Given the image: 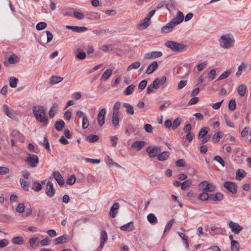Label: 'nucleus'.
Segmentation results:
<instances>
[{
  "instance_id": "423d86ee",
  "label": "nucleus",
  "mask_w": 251,
  "mask_h": 251,
  "mask_svg": "<svg viewBox=\"0 0 251 251\" xmlns=\"http://www.w3.org/2000/svg\"><path fill=\"white\" fill-rule=\"evenodd\" d=\"M55 193V189L54 188L53 183L50 181H48L46 188V194L50 197L52 198Z\"/></svg>"
},
{
  "instance_id": "c85d7f7f",
  "label": "nucleus",
  "mask_w": 251,
  "mask_h": 251,
  "mask_svg": "<svg viewBox=\"0 0 251 251\" xmlns=\"http://www.w3.org/2000/svg\"><path fill=\"white\" fill-rule=\"evenodd\" d=\"M65 126V123L62 120L57 121L54 124L55 129L58 131H60Z\"/></svg>"
},
{
  "instance_id": "69168bd1",
  "label": "nucleus",
  "mask_w": 251,
  "mask_h": 251,
  "mask_svg": "<svg viewBox=\"0 0 251 251\" xmlns=\"http://www.w3.org/2000/svg\"><path fill=\"white\" fill-rule=\"evenodd\" d=\"M151 55L152 57V59L158 58L162 55V53L159 51H154L151 52Z\"/></svg>"
},
{
  "instance_id": "3c124183",
  "label": "nucleus",
  "mask_w": 251,
  "mask_h": 251,
  "mask_svg": "<svg viewBox=\"0 0 251 251\" xmlns=\"http://www.w3.org/2000/svg\"><path fill=\"white\" fill-rule=\"evenodd\" d=\"M230 73H231L230 71H227L224 72L219 76V77L217 79V80L219 81V80L226 78V77H227L228 76V75H230Z\"/></svg>"
},
{
  "instance_id": "c03bdc74",
  "label": "nucleus",
  "mask_w": 251,
  "mask_h": 251,
  "mask_svg": "<svg viewBox=\"0 0 251 251\" xmlns=\"http://www.w3.org/2000/svg\"><path fill=\"white\" fill-rule=\"evenodd\" d=\"M99 137L97 135H91L87 137V140L90 143H93L97 141Z\"/></svg>"
},
{
  "instance_id": "a878e982",
  "label": "nucleus",
  "mask_w": 251,
  "mask_h": 251,
  "mask_svg": "<svg viewBox=\"0 0 251 251\" xmlns=\"http://www.w3.org/2000/svg\"><path fill=\"white\" fill-rule=\"evenodd\" d=\"M3 110L4 112V113L10 118L14 119L15 118V116L13 115V113L10 112L9 111V108L8 105L6 104H4L3 105Z\"/></svg>"
},
{
  "instance_id": "2eb2a0df",
  "label": "nucleus",
  "mask_w": 251,
  "mask_h": 251,
  "mask_svg": "<svg viewBox=\"0 0 251 251\" xmlns=\"http://www.w3.org/2000/svg\"><path fill=\"white\" fill-rule=\"evenodd\" d=\"M119 208V204L118 202L114 203L110 208L109 215L111 218H114L116 216L117 211Z\"/></svg>"
},
{
  "instance_id": "49530a36",
  "label": "nucleus",
  "mask_w": 251,
  "mask_h": 251,
  "mask_svg": "<svg viewBox=\"0 0 251 251\" xmlns=\"http://www.w3.org/2000/svg\"><path fill=\"white\" fill-rule=\"evenodd\" d=\"M47 26L46 23L44 22H41L38 23L36 25V28L37 30H41L45 29Z\"/></svg>"
},
{
  "instance_id": "4be33fe9",
  "label": "nucleus",
  "mask_w": 251,
  "mask_h": 251,
  "mask_svg": "<svg viewBox=\"0 0 251 251\" xmlns=\"http://www.w3.org/2000/svg\"><path fill=\"white\" fill-rule=\"evenodd\" d=\"M55 244H60L67 243L68 242V236L63 235L55 239Z\"/></svg>"
},
{
  "instance_id": "473e14b6",
  "label": "nucleus",
  "mask_w": 251,
  "mask_h": 251,
  "mask_svg": "<svg viewBox=\"0 0 251 251\" xmlns=\"http://www.w3.org/2000/svg\"><path fill=\"white\" fill-rule=\"evenodd\" d=\"M12 242L13 244L17 245H23L24 244V238L22 236L13 237L12 239Z\"/></svg>"
},
{
  "instance_id": "6ab92c4d",
  "label": "nucleus",
  "mask_w": 251,
  "mask_h": 251,
  "mask_svg": "<svg viewBox=\"0 0 251 251\" xmlns=\"http://www.w3.org/2000/svg\"><path fill=\"white\" fill-rule=\"evenodd\" d=\"M145 144V141H136L132 145L131 147L136 149L137 151H140Z\"/></svg>"
},
{
  "instance_id": "f257e3e1",
  "label": "nucleus",
  "mask_w": 251,
  "mask_h": 251,
  "mask_svg": "<svg viewBox=\"0 0 251 251\" xmlns=\"http://www.w3.org/2000/svg\"><path fill=\"white\" fill-rule=\"evenodd\" d=\"M33 112L37 121L43 123L45 126L47 125L48 117L43 107L39 105L34 106Z\"/></svg>"
},
{
  "instance_id": "1a4fd4ad",
  "label": "nucleus",
  "mask_w": 251,
  "mask_h": 251,
  "mask_svg": "<svg viewBox=\"0 0 251 251\" xmlns=\"http://www.w3.org/2000/svg\"><path fill=\"white\" fill-rule=\"evenodd\" d=\"M106 114V110L104 108H102L100 110L97 117V121L98 125L101 126L104 123L105 115Z\"/></svg>"
},
{
  "instance_id": "f03ea898",
  "label": "nucleus",
  "mask_w": 251,
  "mask_h": 251,
  "mask_svg": "<svg viewBox=\"0 0 251 251\" xmlns=\"http://www.w3.org/2000/svg\"><path fill=\"white\" fill-rule=\"evenodd\" d=\"M235 40L233 37L230 34L223 35L219 39V43L221 47L229 49L233 47Z\"/></svg>"
},
{
  "instance_id": "bb28decb",
  "label": "nucleus",
  "mask_w": 251,
  "mask_h": 251,
  "mask_svg": "<svg viewBox=\"0 0 251 251\" xmlns=\"http://www.w3.org/2000/svg\"><path fill=\"white\" fill-rule=\"evenodd\" d=\"M169 155V152L168 151H163L158 154L157 159L160 161H164L168 159Z\"/></svg>"
},
{
  "instance_id": "f8f14e48",
  "label": "nucleus",
  "mask_w": 251,
  "mask_h": 251,
  "mask_svg": "<svg viewBox=\"0 0 251 251\" xmlns=\"http://www.w3.org/2000/svg\"><path fill=\"white\" fill-rule=\"evenodd\" d=\"M52 175L60 186H62L64 184V180L59 172L54 171Z\"/></svg>"
},
{
  "instance_id": "cd10ccee",
  "label": "nucleus",
  "mask_w": 251,
  "mask_h": 251,
  "mask_svg": "<svg viewBox=\"0 0 251 251\" xmlns=\"http://www.w3.org/2000/svg\"><path fill=\"white\" fill-rule=\"evenodd\" d=\"M58 108V104L56 103L53 104L49 111V116L50 118H53Z\"/></svg>"
},
{
  "instance_id": "e433bc0d",
  "label": "nucleus",
  "mask_w": 251,
  "mask_h": 251,
  "mask_svg": "<svg viewBox=\"0 0 251 251\" xmlns=\"http://www.w3.org/2000/svg\"><path fill=\"white\" fill-rule=\"evenodd\" d=\"M174 221H175V220L172 219L170 220L167 222V223L165 226L164 231V234L166 232H168L170 230L171 227L174 223Z\"/></svg>"
},
{
  "instance_id": "13d9d810",
  "label": "nucleus",
  "mask_w": 251,
  "mask_h": 251,
  "mask_svg": "<svg viewBox=\"0 0 251 251\" xmlns=\"http://www.w3.org/2000/svg\"><path fill=\"white\" fill-rule=\"evenodd\" d=\"M89 126V121L88 118L86 117H84L82 120V127L83 129L87 128Z\"/></svg>"
},
{
  "instance_id": "79ce46f5",
  "label": "nucleus",
  "mask_w": 251,
  "mask_h": 251,
  "mask_svg": "<svg viewBox=\"0 0 251 251\" xmlns=\"http://www.w3.org/2000/svg\"><path fill=\"white\" fill-rule=\"evenodd\" d=\"M140 65L141 63L140 62H134L127 67V70L128 71L132 69H136L140 67Z\"/></svg>"
},
{
  "instance_id": "f3484780",
  "label": "nucleus",
  "mask_w": 251,
  "mask_h": 251,
  "mask_svg": "<svg viewBox=\"0 0 251 251\" xmlns=\"http://www.w3.org/2000/svg\"><path fill=\"white\" fill-rule=\"evenodd\" d=\"M63 80V77L56 75H52L50 78L49 84L51 85H53L61 82Z\"/></svg>"
},
{
  "instance_id": "8fccbe9b",
  "label": "nucleus",
  "mask_w": 251,
  "mask_h": 251,
  "mask_svg": "<svg viewBox=\"0 0 251 251\" xmlns=\"http://www.w3.org/2000/svg\"><path fill=\"white\" fill-rule=\"evenodd\" d=\"M76 177L74 175H72L67 180V183L70 185H72L75 183Z\"/></svg>"
},
{
  "instance_id": "f704fd0d",
  "label": "nucleus",
  "mask_w": 251,
  "mask_h": 251,
  "mask_svg": "<svg viewBox=\"0 0 251 251\" xmlns=\"http://www.w3.org/2000/svg\"><path fill=\"white\" fill-rule=\"evenodd\" d=\"M135 87V86L133 84L129 85L125 90L124 92V94L125 95H129L133 93Z\"/></svg>"
},
{
  "instance_id": "09e8293b",
  "label": "nucleus",
  "mask_w": 251,
  "mask_h": 251,
  "mask_svg": "<svg viewBox=\"0 0 251 251\" xmlns=\"http://www.w3.org/2000/svg\"><path fill=\"white\" fill-rule=\"evenodd\" d=\"M42 186L40 183L38 182L34 181L33 183L32 189L34 191L38 192L41 190Z\"/></svg>"
},
{
  "instance_id": "680f3d73",
  "label": "nucleus",
  "mask_w": 251,
  "mask_h": 251,
  "mask_svg": "<svg viewBox=\"0 0 251 251\" xmlns=\"http://www.w3.org/2000/svg\"><path fill=\"white\" fill-rule=\"evenodd\" d=\"M208 131L206 128H203L201 129L199 132L198 137L199 138H203L207 134Z\"/></svg>"
},
{
  "instance_id": "4d7b16f0",
  "label": "nucleus",
  "mask_w": 251,
  "mask_h": 251,
  "mask_svg": "<svg viewBox=\"0 0 251 251\" xmlns=\"http://www.w3.org/2000/svg\"><path fill=\"white\" fill-rule=\"evenodd\" d=\"M121 103L120 101H117L114 104L113 106V113L119 114V110Z\"/></svg>"
},
{
  "instance_id": "4468645a",
  "label": "nucleus",
  "mask_w": 251,
  "mask_h": 251,
  "mask_svg": "<svg viewBox=\"0 0 251 251\" xmlns=\"http://www.w3.org/2000/svg\"><path fill=\"white\" fill-rule=\"evenodd\" d=\"M224 195L221 192H218L215 194H209V200L212 201H220L223 199Z\"/></svg>"
},
{
  "instance_id": "338daca9",
  "label": "nucleus",
  "mask_w": 251,
  "mask_h": 251,
  "mask_svg": "<svg viewBox=\"0 0 251 251\" xmlns=\"http://www.w3.org/2000/svg\"><path fill=\"white\" fill-rule=\"evenodd\" d=\"M74 16L78 19H83L84 18V15L82 13L75 11L74 13Z\"/></svg>"
},
{
  "instance_id": "864d4df0",
  "label": "nucleus",
  "mask_w": 251,
  "mask_h": 251,
  "mask_svg": "<svg viewBox=\"0 0 251 251\" xmlns=\"http://www.w3.org/2000/svg\"><path fill=\"white\" fill-rule=\"evenodd\" d=\"M214 160L218 162L223 167L225 166V162L219 155H216L214 157Z\"/></svg>"
},
{
  "instance_id": "0e129e2a",
  "label": "nucleus",
  "mask_w": 251,
  "mask_h": 251,
  "mask_svg": "<svg viewBox=\"0 0 251 251\" xmlns=\"http://www.w3.org/2000/svg\"><path fill=\"white\" fill-rule=\"evenodd\" d=\"M144 129L146 132L149 133H152L153 132V128L151 125L146 124L144 126Z\"/></svg>"
},
{
  "instance_id": "72a5a7b5",
  "label": "nucleus",
  "mask_w": 251,
  "mask_h": 251,
  "mask_svg": "<svg viewBox=\"0 0 251 251\" xmlns=\"http://www.w3.org/2000/svg\"><path fill=\"white\" fill-rule=\"evenodd\" d=\"M112 122L114 126L116 127L118 126L119 123V114L113 113Z\"/></svg>"
},
{
  "instance_id": "bf43d9fd",
  "label": "nucleus",
  "mask_w": 251,
  "mask_h": 251,
  "mask_svg": "<svg viewBox=\"0 0 251 251\" xmlns=\"http://www.w3.org/2000/svg\"><path fill=\"white\" fill-rule=\"evenodd\" d=\"M25 210V205L23 203H20L17 208L16 211L19 213H22Z\"/></svg>"
},
{
  "instance_id": "a211bd4d",
  "label": "nucleus",
  "mask_w": 251,
  "mask_h": 251,
  "mask_svg": "<svg viewBox=\"0 0 251 251\" xmlns=\"http://www.w3.org/2000/svg\"><path fill=\"white\" fill-rule=\"evenodd\" d=\"M133 223L132 222H129L126 224H125L121 226L120 228L121 230L129 232L133 229Z\"/></svg>"
},
{
  "instance_id": "39448f33",
  "label": "nucleus",
  "mask_w": 251,
  "mask_h": 251,
  "mask_svg": "<svg viewBox=\"0 0 251 251\" xmlns=\"http://www.w3.org/2000/svg\"><path fill=\"white\" fill-rule=\"evenodd\" d=\"M26 161L30 167L34 168L37 167L39 163V158L35 154H29Z\"/></svg>"
},
{
  "instance_id": "393cba45",
  "label": "nucleus",
  "mask_w": 251,
  "mask_h": 251,
  "mask_svg": "<svg viewBox=\"0 0 251 251\" xmlns=\"http://www.w3.org/2000/svg\"><path fill=\"white\" fill-rule=\"evenodd\" d=\"M112 71L110 69H106L101 75V79L104 81L107 80L112 75Z\"/></svg>"
},
{
  "instance_id": "9b49d317",
  "label": "nucleus",
  "mask_w": 251,
  "mask_h": 251,
  "mask_svg": "<svg viewBox=\"0 0 251 251\" xmlns=\"http://www.w3.org/2000/svg\"><path fill=\"white\" fill-rule=\"evenodd\" d=\"M161 151L159 147H155L151 149L150 147H148L146 149V151L149 153V156L151 158L155 157L156 154Z\"/></svg>"
},
{
  "instance_id": "9d476101",
  "label": "nucleus",
  "mask_w": 251,
  "mask_h": 251,
  "mask_svg": "<svg viewBox=\"0 0 251 251\" xmlns=\"http://www.w3.org/2000/svg\"><path fill=\"white\" fill-rule=\"evenodd\" d=\"M184 18L183 13L180 11H178L176 14V15L174 17L171 22L174 24L175 25L180 24L183 21Z\"/></svg>"
},
{
  "instance_id": "c9c22d12",
  "label": "nucleus",
  "mask_w": 251,
  "mask_h": 251,
  "mask_svg": "<svg viewBox=\"0 0 251 251\" xmlns=\"http://www.w3.org/2000/svg\"><path fill=\"white\" fill-rule=\"evenodd\" d=\"M240 244L237 241H232L231 248L232 251H239Z\"/></svg>"
},
{
  "instance_id": "a18cd8bd",
  "label": "nucleus",
  "mask_w": 251,
  "mask_h": 251,
  "mask_svg": "<svg viewBox=\"0 0 251 251\" xmlns=\"http://www.w3.org/2000/svg\"><path fill=\"white\" fill-rule=\"evenodd\" d=\"M20 182L21 185L22 187H23V188L26 191H29V185L27 183V182L25 181V180H24L22 178L20 179Z\"/></svg>"
},
{
  "instance_id": "58836bf2",
  "label": "nucleus",
  "mask_w": 251,
  "mask_h": 251,
  "mask_svg": "<svg viewBox=\"0 0 251 251\" xmlns=\"http://www.w3.org/2000/svg\"><path fill=\"white\" fill-rule=\"evenodd\" d=\"M178 234L179 237L184 241L185 247L187 249L189 248V243L188 237L183 233L178 232Z\"/></svg>"
},
{
  "instance_id": "2f4dec72",
  "label": "nucleus",
  "mask_w": 251,
  "mask_h": 251,
  "mask_svg": "<svg viewBox=\"0 0 251 251\" xmlns=\"http://www.w3.org/2000/svg\"><path fill=\"white\" fill-rule=\"evenodd\" d=\"M147 219L148 221L151 224H155L157 222V219L154 214L150 213L147 216Z\"/></svg>"
},
{
  "instance_id": "412c9836",
  "label": "nucleus",
  "mask_w": 251,
  "mask_h": 251,
  "mask_svg": "<svg viewBox=\"0 0 251 251\" xmlns=\"http://www.w3.org/2000/svg\"><path fill=\"white\" fill-rule=\"evenodd\" d=\"M246 176V173L242 169H238L236 172V178L238 180H241Z\"/></svg>"
},
{
  "instance_id": "de8ad7c7",
  "label": "nucleus",
  "mask_w": 251,
  "mask_h": 251,
  "mask_svg": "<svg viewBox=\"0 0 251 251\" xmlns=\"http://www.w3.org/2000/svg\"><path fill=\"white\" fill-rule=\"evenodd\" d=\"M19 60L18 56L15 54H12L8 58V62L10 64H13Z\"/></svg>"
},
{
  "instance_id": "37998d69",
  "label": "nucleus",
  "mask_w": 251,
  "mask_h": 251,
  "mask_svg": "<svg viewBox=\"0 0 251 251\" xmlns=\"http://www.w3.org/2000/svg\"><path fill=\"white\" fill-rule=\"evenodd\" d=\"M192 183V181L191 180L188 179L184 181L181 184V188L182 190H186L187 188H188L191 184Z\"/></svg>"
},
{
  "instance_id": "a19ab883",
  "label": "nucleus",
  "mask_w": 251,
  "mask_h": 251,
  "mask_svg": "<svg viewBox=\"0 0 251 251\" xmlns=\"http://www.w3.org/2000/svg\"><path fill=\"white\" fill-rule=\"evenodd\" d=\"M246 66L247 65L245 63L242 62L238 68V71L236 73V76L237 77L240 76L242 74V71L246 67Z\"/></svg>"
},
{
  "instance_id": "6e6552de",
  "label": "nucleus",
  "mask_w": 251,
  "mask_h": 251,
  "mask_svg": "<svg viewBox=\"0 0 251 251\" xmlns=\"http://www.w3.org/2000/svg\"><path fill=\"white\" fill-rule=\"evenodd\" d=\"M224 186L232 193L235 194L237 192V186L233 182L226 181L224 183Z\"/></svg>"
},
{
  "instance_id": "ea45409f",
  "label": "nucleus",
  "mask_w": 251,
  "mask_h": 251,
  "mask_svg": "<svg viewBox=\"0 0 251 251\" xmlns=\"http://www.w3.org/2000/svg\"><path fill=\"white\" fill-rule=\"evenodd\" d=\"M38 238L37 237H32L29 239V243L30 246L33 248H35L37 246Z\"/></svg>"
},
{
  "instance_id": "603ef678",
  "label": "nucleus",
  "mask_w": 251,
  "mask_h": 251,
  "mask_svg": "<svg viewBox=\"0 0 251 251\" xmlns=\"http://www.w3.org/2000/svg\"><path fill=\"white\" fill-rule=\"evenodd\" d=\"M181 123V119L179 118H176L173 122L172 128L176 129Z\"/></svg>"
},
{
  "instance_id": "e2e57ef3",
  "label": "nucleus",
  "mask_w": 251,
  "mask_h": 251,
  "mask_svg": "<svg viewBox=\"0 0 251 251\" xmlns=\"http://www.w3.org/2000/svg\"><path fill=\"white\" fill-rule=\"evenodd\" d=\"M43 145L45 148L49 151H50V144L48 139L46 136L44 137Z\"/></svg>"
},
{
  "instance_id": "4c0bfd02",
  "label": "nucleus",
  "mask_w": 251,
  "mask_h": 251,
  "mask_svg": "<svg viewBox=\"0 0 251 251\" xmlns=\"http://www.w3.org/2000/svg\"><path fill=\"white\" fill-rule=\"evenodd\" d=\"M198 199L202 201L208 200L209 199V194L207 192H202L199 195Z\"/></svg>"
},
{
  "instance_id": "20e7f679",
  "label": "nucleus",
  "mask_w": 251,
  "mask_h": 251,
  "mask_svg": "<svg viewBox=\"0 0 251 251\" xmlns=\"http://www.w3.org/2000/svg\"><path fill=\"white\" fill-rule=\"evenodd\" d=\"M199 188L204 192H214L216 190V186L212 183H209L207 181H203L199 185Z\"/></svg>"
},
{
  "instance_id": "ddd939ff",
  "label": "nucleus",
  "mask_w": 251,
  "mask_h": 251,
  "mask_svg": "<svg viewBox=\"0 0 251 251\" xmlns=\"http://www.w3.org/2000/svg\"><path fill=\"white\" fill-rule=\"evenodd\" d=\"M176 25L171 21L161 28L162 33H166L171 32Z\"/></svg>"
},
{
  "instance_id": "6e6d98bb",
  "label": "nucleus",
  "mask_w": 251,
  "mask_h": 251,
  "mask_svg": "<svg viewBox=\"0 0 251 251\" xmlns=\"http://www.w3.org/2000/svg\"><path fill=\"white\" fill-rule=\"evenodd\" d=\"M87 28L84 26H75L74 31L76 32H82L87 30Z\"/></svg>"
},
{
  "instance_id": "774afa93",
  "label": "nucleus",
  "mask_w": 251,
  "mask_h": 251,
  "mask_svg": "<svg viewBox=\"0 0 251 251\" xmlns=\"http://www.w3.org/2000/svg\"><path fill=\"white\" fill-rule=\"evenodd\" d=\"M9 241L6 239H3L0 240V248H2L7 246L9 244Z\"/></svg>"
},
{
  "instance_id": "b1692460",
  "label": "nucleus",
  "mask_w": 251,
  "mask_h": 251,
  "mask_svg": "<svg viewBox=\"0 0 251 251\" xmlns=\"http://www.w3.org/2000/svg\"><path fill=\"white\" fill-rule=\"evenodd\" d=\"M158 64L156 61L153 62L147 69L146 73L147 74H151L152 73L157 67Z\"/></svg>"
},
{
  "instance_id": "dca6fc26",
  "label": "nucleus",
  "mask_w": 251,
  "mask_h": 251,
  "mask_svg": "<svg viewBox=\"0 0 251 251\" xmlns=\"http://www.w3.org/2000/svg\"><path fill=\"white\" fill-rule=\"evenodd\" d=\"M150 25V22L146 20V18L141 20L138 25V28L140 30H143L147 28Z\"/></svg>"
},
{
  "instance_id": "7c9ffc66",
  "label": "nucleus",
  "mask_w": 251,
  "mask_h": 251,
  "mask_svg": "<svg viewBox=\"0 0 251 251\" xmlns=\"http://www.w3.org/2000/svg\"><path fill=\"white\" fill-rule=\"evenodd\" d=\"M123 106L126 108V111L127 113L130 115H133L134 113L133 107L130 104L128 103H123Z\"/></svg>"
},
{
  "instance_id": "7ed1b4c3",
  "label": "nucleus",
  "mask_w": 251,
  "mask_h": 251,
  "mask_svg": "<svg viewBox=\"0 0 251 251\" xmlns=\"http://www.w3.org/2000/svg\"><path fill=\"white\" fill-rule=\"evenodd\" d=\"M165 45L171 49L173 51L176 52H182L187 48V46L184 44L172 41H167L165 43Z\"/></svg>"
},
{
  "instance_id": "5701e85b",
  "label": "nucleus",
  "mask_w": 251,
  "mask_h": 251,
  "mask_svg": "<svg viewBox=\"0 0 251 251\" xmlns=\"http://www.w3.org/2000/svg\"><path fill=\"white\" fill-rule=\"evenodd\" d=\"M247 91V86L245 84L240 85L237 88V92L238 94L241 96L244 97Z\"/></svg>"
},
{
  "instance_id": "aec40b11",
  "label": "nucleus",
  "mask_w": 251,
  "mask_h": 251,
  "mask_svg": "<svg viewBox=\"0 0 251 251\" xmlns=\"http://www.w3.org/2000/svg\"><path fill=\"white\" fill-rule=\"evenodd\" d=\"M107 239V234L105 230H102L101 231V235L100 238V248H103L105 242Z\"/></svg>"
},
{
  "instance_id": "0eeeda50",
  "label": "nucleus",
  "mask_w": 251,
  "mask_h": 251,
  "mask_svg": "<svg viewBox=\"0 0 251 251\" xmlns=\"http://www.w3.org/2000/svg\"><path fill=\"white\" fill-rule=\"evenodd\" d=\"M228 226L231 231L235 234L239 233L243 229V227L241 226L232 221L229 223Z\"/></svg>"
},
{
  "instance_id": "5fc2aeb1",
  "label": "nucleus",
  "mask_w": 251,
  "mask_h": 251,
  "mask_svg": "<svg viewBox=\"0 0 251 251\" xmlns=\"http://www.w3.org/2000/svg\"><path fill=\"white\" fill-rule=\"evenodd\" d=\"M228 108L231 111L234 110L236 108V102L235 100L232 99L229 101Z\"/></svg>"
},
{
  "instance_id": "c756f323",
  "label": "nucleus",
  "mask_w": 251,
  "mask_h": 251,
  "mask_svg": "<svg viewBox=\"0 0 251 251\" xmlns=\"http://www.w3.org/2000/svg\"><path fill=\"white\" fill-rule=\"evenodd\" d=\"M19 80L18 78L14 76H11L9 79V85L12 88H16L17 87Z\"/></svg>"
},
{
  "instance_id": "052dcab7",
  "label": "nucleus",
  "mask_w": 251,
  "mask_h": 251,
  "mask_svg": "<svg viewBox=\"0 0 251 251\" xmlns=\"http://www.w3.org/2000/svg\"><path fill=\"white\" fill-rule=\"evenodd\" d=\"M221 132L220 131H218L216 134H215L213 137V141L214 143L218 142L221 138Z\"/></svg>"
}]
</instances>
